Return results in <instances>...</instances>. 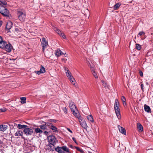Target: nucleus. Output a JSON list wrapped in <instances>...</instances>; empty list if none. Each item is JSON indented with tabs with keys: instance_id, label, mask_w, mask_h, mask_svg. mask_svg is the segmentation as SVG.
<instances>
[{
	"instance_id": "f257e3e1",
	"label": "nucleus",
	"mask_w": 153,
	"mask_h": 153,
	"mask_svg": "<svg viewBox=\"0 0 153 153\" xmlns=\"http://www.w3.org/2000/svg\"><path fill=\"white\" fill-rule=\"evenodd\" d=\"M18 17L21 22H24L26 17V13L23 10H18L17 11Z\"/></svg>"
},
{
	"instance_id": "f03ea898",
	"label": "nucleus",
	"mask_w": 153,
	"mask_h": 153,
	"mask_svg": "<svg viewBox=\"0 0 153 153\" xmlns=\"http://www.w3.org/2000/svg\"><path fill=\"white\" fill-rule=\"evenodd\" d=\"M119 103L117 99H116L114 102V109L116 115L119 119L121 118V116L120 111V109L119 107Z\"/></svg>"
},
{
	"instance_id": "7ed1b4c3",
	"label": "nucleus",
	"mask_w": 153,
	"mask_h": 153,
	"mask_svg": "<svg viewBox=\"0 0 153 153\" xmlns=\"http://www.w3.org/2000/svg\"><path fill=\"white\" fill-rule=\"evenodd\" d=\"M0 13L4 16L6 17H9L10 15L9 11L3 6H1L0 8Z\"/></svg>"
},
{
	"instance_id": "20e7f679",
	"label": "nucleus",
	"mask_w": 153,
	"mask_h": 153,
	"mask_svg": "<svg viewBox=\"0 0 153 153\" xmlns=\"http://www.w3.org/2000/svg\"><path fill=\"white\" fill-rule=\"evenodd\" d=\"M48 142L50 144L54 146V145L57 142V140L53 135L49 136L48 137Z\"/></svg>"
},
{
	"instance_id": "39448f33",
	"label": "nucleus",
	"mask_w": 153,
	"mask_h": 153,
	"mask_svg": "<svg viewBox=\"0 0 153 153\" xmlns=\"http://www.w3.org/2000/svg\"><path fill=\"white\" fill-rule=\"evenodd\" d=\"M5 44L4 48H2V49H4L7 52H10L13 48L12 45L9 42L7 43V42Z\"/></svg>"
},
{
	"instance_id": "423d86ee",
	"label": "nucleus",
	"mask_w": 153,
	"mask_h": 153,
	"mask_svg": "<svg viewBox=\"0 0 153 153\" xmlns=\"http://www.w3.org/2000/svg\"><path fill=\"white\" fill-rule=\"evenodd\" d=\"M41 44L42 45V51L44 52L45 49L48 46V42L46 41L45 38L42 39Z\"/></svg>"
},
{
	"instance_id": "0eeeda50",
	"label": "nucleus",
	"mask_w": 153,
	"mask_h": 153,
	"mask_svg": "<svg viewBox=\"0 0 153 153\" xmlns=\"http://www.w3.org/2000/svg\"><path fill=\"white\" fill-rule=\"evenodd\" d=\"M23 132L27 136H29L31 135L33 133V130L29 128H26L24 129Z\"/></svg>"
},
{
	"instance_id": "6e6552de",
	"label": "nucleus",
	"mask_w": 153,
	"mask_h": 153,
	"mask_svg": "<svg viewBox=\"0 0 153 153\" xmlns=\"http://www.w3.org/2000/svg\"><path fill=\"white\" fill-rule=\"evenodd\" d=\"M53 29L59 35H60L63 38L65 39L66 38V37L64 35V34L59 30L57 27H54Z\"/></svg>"
},
{
	"instance_id": "1a4fd4ad",
	"label": "nucleus",
	"mask_w": 153,
	"mask_h": 153,
	"mask_svg": "<svg viewBox=\"0 0 153 153\" xmlns=\"http://www.w3.org/2000/svg\"><path fill=\"white\" fill-rule=\"evenodd\" d=\"M7 42L4 40L2 37L0 36V48L2 49L4 48V45H5Z\"/></svg>"
},
{
	"instance_id": "9d476101",
	"label": "nucleus",
	"mask_w": 153,
	"mask_h": 153,
	"mask_svg": "<svg viewBox=\"0 0 153 153\" xmlns=\"http://www.w3.org/2000/svg\"><path fill=\"white\" fill-rule=\"evenodd\" d=\"M69 107L71 111L77 109L74 103L72 101H71L69 102Z\"/></svg>"
},
{
	"instance_id": "9b49d317",
	"label": "nucleus",
	"mask_w": 153,
	"mask_h": 153,
	"mask_svg": "<svg viewBox=\"0 0 153 153\" xmlns=\"http://www.w3.org/2000/svg\"><path fill=\"white\" fill-rule=\"evenodd\" d=\"M118 128L119 131L124 135H126V130L123 127L120 126V125L118 126Z\"/></svg>"
},
{
	"instance_id": "f8f14e48",
	"label": "nucleus",
	"mask_w": 153,
	"mask_h": 153,
	"mask_svg": "<svg viewBox=\"0 0 153 153\" xmlns=\"http://www.w3.org/2000/svg\"><path fill=\"white\" fill-rule=\"evenodd\" d=\"M88 64V66L90 67L91 68V71L92 72H93L94 71H95V68L94 67V65L91 62H89L88 61L87 63Z\"/></svg>"
},
{
	"instance_id": "ddd939ff",
	"label": "nucleus",
	"mask_w": 153,
	"mask_h": 153,
	"mask_svg": "<svg viewBox=\"0 0 153 153\" xmlns=\"http://www.w3.org/2000/svg\"><path fill=\"white\" fill-rule=\"evenodd\" d=\"M80 125L82 127L85 129H86L88 127V126L86 123V122L84 120H83L82 121L80 122Z\"/></svg>"
},
{
	"instance_id": "4468645a",
	"label": "nucleus",
	"mask_w": 153,
	"mask_h": 153,
	"mask_svg": "<svg viewBox=\"0 0 153 153\" xmlns=\"http://www.w3.org/2000/svg\"><path fill=\"white\" fill-rule=\"evenodd\" d=\"M64 69L65 70V72L66 74V75L68 78L72 76L71 75V73L70 72L68 68H65Z\"/></svg>"
},
{
	"instance_id": "2eb2a0df",
	"label": "nucleus",
	"mask_w": 153,
	"mask_h": 153,
	"mask_svg": "<svg viewBox=\"0 0 153 153\" xmlns=\"http://www.w3.org/2000/svg\"><path fill=\"white\" fill-rule=\"evenodd\" d=\"M13 24L11 22H9L7 23L6 28L7 30L10 29L12 27Z\"/></svg>"
},
{
	"instance_id": "dca6fc26",
	"label": "nucleus",
	"mask_w": 153,
	"mask_h": 153,
	"mask_svg": "<svg viewBox=\"0 0 153 153\" xmlns=\"http://www.w3.org/2000/svg\"><path fill=\"white\" fill-rule=\"evenodd\" d=\"M55 150L58 153H64L63 151H62V147H60L58 146L55 149Z\"/></svg>"
},
{
	"instance_id": "f3484780",
	"label": "nucleus",
	"mask_w": 153,
	"mask_h": 153,
	"mask_svg": "<svg viewBox=\"0 0 153 153\" xmlns=\"http://www.w3.org/2000/svg\"><path fill=\"white\" fill-rule=\"evenodd\" d=\"M23 31V29L18 27H16L15 28V33L19 34L20 33Z\"/></svg>"
},
{
	"instance_id": "a211bd4d",
	"label": "nucleus",
	"mask_w": 153,
	"mask_h": 153,
	"mask_svg": "<svg viewBox=\"0 0 153 153\" xmlns=\"http://www.w3.org/2000/svg\"><path fill=\"white\" fill-rule=\"evenodd\" d=\"M144 108L145 111L146 112L148 113L151 112V109L149 106L145 104L144 105Z\"/></svg>"
},
{
	"instance_id": "6ab92c4d",
	"label": "nucleus",
	"mask_w": 153,
	"mask_h": 153,
	"mask_svg": "<svg viewBox=\"0 0 153 153\" xmlns=\"http://www.w3.org/2000/svg\"><path fill=\"white\" fill-rule=\"evenodd\" d=\"M137 125L139 131L140 132L142 131L143 130V128L142 125L140 123H138Z\"/></svg>"
},
{
	"instance_id": "aec40b11",
	"label": "nucleus",
	"mask_w": 153,
	"mask_h": 153,
	"mask_svg": "<svg viewBox=\"0 0 153 153\" xmlns=\"http://www.w3.org/2000/svg\"><path fill=\"white\" fill-rule=\"evenodd\" d=\"M7 129V126L5 125H0V131H4Z\"/></svg>"
},
{
	"instance_id": "412c9836",
	"label": "nucleus",
	"mask_w": 153,
	"mask_h": 153,
	"mask_svg": "<svg viewBox=\"0 0 153 153\" xmlns=\"http://www.w3.org/2000/svg\"><path fill=\"white\" fill-rule=\"evenodd\" d=\"M63 53L61 51L60 49H58L56 50L55 53L56 56H58L62 54Z\"/></svg>"
},
{
	"instance_id": "4be33fe9",
	"label": "nucleus",
	"mask_w": 153,
	"mask_h": 153,
	"mask_svg": "<svg viewBox=\"0 0 153 153\" xmlns=\"http://www.w3.org/2000/svg\"><path fill=\"white\" fill-rule=\"evenodd\" d=\"M71 111L73 114L76 117H77V116L79 114L78 113V112L77 109L72 110Z\"/></svg>"
},
{
	"instance_id": "5701e85b",
	"label": "nucleus",
	"mask_w": 153,
	"mask_h": 153,
	"mask_svg": "<svg viewBox=\"0 0 153 153\" xmlns=\"http://www.w3.org/2000/svg\"><path fill=\"white\" fill-rule=\"evenodd\" d=\"M44 54L46 57H48L51 55V53L48 50H47L45 51H44Z\"/></svg>"
},
{
	"instance_id": "b1692460",
	"label": "nucleus",
	"mask_w": 153,
	"mask_h": 153,
	"mask_svg": "<svg viewBox=\"0 0 153 153\" xmlns=\"http://www.w3.org/2000/svg\"><path fill=\"white\" fill-rule=\"evenodd\" d=\"M49 128L53 132H56L58 131L57 128L53 125L51 126V127H50Z\"/></svg>"
},
{
	"instance_id": "393cba45",
	"label": "nucleus",
	"mask_w": 153,
	"mask_h": 153,
	"mask_svg": "<svg viewBox=\"0 0 153 153\" xmlns=\"http://www.w3.org/2000/svg\"><path fill=\"white\" fill-rule=\"evenodd\" d=\"M17 128H18L19 129H21V128H26L27 127V126L25 125H22L21 124H19L17 125Z\"/></svg>"
},
{
	"instance_id": "a878e982",
	"label": "nucleus",
	"mask_w": 153,
	"mask_h": 153,
	"mask_svg": "<svg viewBox=\"0 0 153 153\" xmlns=\"http://www.w3.org/2000/svg\"><path fill=\"white\" fill-rule=\"evenodd\" d=\"M87 118L88 120L91 122L93 123L94 122V119L91 115H88L87 116Z\"/></svg>"
},
{
	"instance_id": "bb28decb",
	"label": "nucleus",
	"mask_w": 153,
	"mask_h": 153,
	"mask_svg": "<svg viewBox=\"0 0 153 153\" xmlns=\"http://www.w3.org/2000/svg\"><path fill=\"white\" fill-rule=\"evenodd\" d=\"M35 131L37 133L41 134L43 132V131L39 128H36L35 129Z\"/></svg>"
},
{
	"instance_id": "cd10ccee",
	"label": "nucleus",
	"mask_w": 153,
	"mask_h": 153,
	"mask_svg": "<svg viewBox=\"0 0 153 153\" xmlns=\"http://www.w3.org/2000/svg\"><path fill=\"white\" fill-rule=\"evenodd\" d=\"M121 4L120 3H118L116 4L114 6L113 8L115 10H117L120 6Z\"/></svg>"
},
{
	"instance_id": "c85d7f7f",
	"label": "nucleus",
	"mask_w": 153,
	"mask_h": 153,
	"mask_svg": "<svg viewBox=\"0 0 153 153\" xmlns=\"http://www.w3.org/2000/svg\"><path fill=\"white\" fill-rule=\"evenodd\" d=\"M22 133L20 131H18L15 134V135L17 136H22Z\"/></svg>"
},
{
	"instance_id": "c756f323",
	"label": "nucleus",
	"mask_w": 153,
	"mask_h": 153,
	"mask_svg": "<svg viewBox=\"0 0 153 153\" xmlns=\"http://www.w3.org/2000/svg\"><path fill=\"white\" fill-rule=\"evenodd\" d=\"M20 99L21 100V102L22 104H25L26 103V98L25 97H21L20 98Z\"/></svg>"
},
{
	"instance_id": "7c9ffc66",
	"label": "nucleus",
	"mask_w": 153,
	"mask_h": 153,
	"mask_svg": "<svg viewBox=\"0 0 153 153\" xmlns=\"http://www.w3.org/2000/svg\"><path fill=\"white\" fill-rule=\"evenodd\" d=\"M62 151H65L67 152H69V149L66 146H64L62 147Z\"/></svg>"
},
{
	"instance_id": "2f4dec72",
	"label": "nucleus",
	"mask_w": 153,
	"mask_h": 153,
	"mask_svg": "<svg viewBox=\"0 0 153 153\" xmlns=\"http://www.w3.org/2000/svg\"><path fill=\"white\" fill-rule=\"evenodd\" d=\"M40 71L41 73H44L45 72V68L42 65H41L40 69Z\"/></svg>"
},
{
	"instance_id": "473e14b6",
	"label": "nucleus",
	"mask_w": 153,
	"mask_h": 153,
	"mask_svg": "<svg viewBox=\"0 0 153 153\" xmlns=\"http://www.w3.org/2000/svg\"><path fill=\"white\" fill-rule=\"evenodd\" d=\"M141 45L138 44H136V48L138 50H140L141 49Z\"/></svg>"
},
{
	"instance_id": "72a5a7b5",
	"label": "nucleus",
	"mask_w": 153,
	"mask_h": 153,
	"mask_svg": "<svg viewBox=\"0 0 153 153\" xmlns=\"http://www.w3.org/2000/svg\"><path fill=\"white\" fill-rule=\"evenodd\" d=\"M40 128L42 130H45L47 128V126L45 125H41L39 126Z\"/></svg>"
},
{
	"instance_id": "f704fd0d",
	"label": "nucleus",
	"mask_w": 153,
	"mask_h": 153,
	"mask_svg": "<svg viewBox=\"0 0 153 153\" xmlns=\"http://www.w3.org/2000/svg\"><path fill=\"white\" fill-rule=\"evenodd\" d=\"M76 117L77 118H78V119H79V123L83 120L82 119V117H81V116H80V115L79 114L77 116V117Z\"/></svg>"
},
{
	"instance_id": "c9c22d12",
	"label": "nucleus",
	"mask_w": 153,
	"mask_h": 153,
	"mask_svg": "<svg viewBox=\"0 0 153 153\" xmlns=\"http://www.w3.org/2000/svg\"><path fill=\"white\" fill-rule=\"evenodd\" d=\"M75 80L74 79V81L73 80H72L70 82L75 87H77V85L75 83Z\"/></svg>"
},
{
	"instance_id": "e433bc0d",
	"label": "nucleus",
	"mask_w": 153,
	"mask_h": 153,
	"mask_svg": "<svg viewBox=\"0 0 153 153\" xmlns=\"http://www.w3.org/2000/svg\"><path fill=\"white\" fill-rule=\"evenodd\" d=\"M62 110L65 114H67V110L66 107L63 108H62Z\"/></svg>"
},
{
	"instance_id": "4c0bfd02",
	"label": "nucleus",
	"mask_w": 153,
	"mask_h": 153,
	"mask_svg": "<svg viewBox=\"0 0 153 153\" xmlns=\"http://www.w3.org/2000/svg\"><path fill=\"white\" fill-rule=\"evenodd\" d=\"M92 73L93 75L95 77V78H98V76H97V74H96V73L95 71H94L93 72H92Z\"/></svg>"
},
{
	"instance_id": "58836bf2",
	"label": "nucleus",
	"mask_w": 153,
	"mask_h": 153,
	"mask_svg": "<svg viewBox=\"0 0 153 153\" xmlns=\"http://www.w3.org/2000/svg\"><path fill=\"white\" fill-rule=\"evenodd\" d=\"M44 123H45V125L46 126H47L50 127H51V126H52L53 125L52 123L49 122H48L47 123L44 122Z\"/></svg>"
},
{
	"instance_id": "ea45409f",
	"label": "nucleus",
	"mask_w": 153,
	"mask_h": 153,
	"mask_svg": "<svg viewBox=\"0 0 153 153\" xmlns=\"http://www.w3.org/2000/svg\"><path fill=\"white\" fill-rule=\"evenodd\" d=\"M102 85H103V86L105 87H107V84L106 82H105L103 80L102 81Z\"/></svg>"
},
{
	"instance_id": "a19ab883",
	"label": "nucleus",
	"mask_w": 153,
	"mask_h": 153,
	"mask_svg": "<svg viewBox=\"0 0 153 153\" xmlns=\"http://www.w3.org/2000/svg\"><path fill=\"white\" fill-rule=\"evenodd\" d=\"M7 4L6 2L5 1H1L0 4L1 5H5Z\"/></svg>"
},
{
	"instance_id": "79ce46f5",
	"label": "nucleus",
	"mask_w": 153,
	"mask_h": 153,
	"mask_svg": "<svg viewBox=\"0 0 153 153\" xmlns=\"http://www.w3.org/2000/svg\"><path fill=\"white\" fill-rule=\"evenodd\" d=\"M49 121L51 123H56V120L54 119H50L49 120Z\"/></svg>"
},
{
	"instance_id": "37998d69",
	"label": "nucleus",
	"mask_w": 153,
	"mask_h": 153,
	"mask_svg": "<svg viewBox=\"0 0 153 153\" xmlns=\"http://www.w3.org/2000/svg\"><path fill=\"white\" fill-rule=\"evenodd\" d=\"M74 147L77 149V150L81 152H83L82 150L80 149L79 147L75 146Z\"/></svg>"
},
{
	"instance_id": "c03bdc74",
	"label": "nucleus",
	"mask_w": 153,
	"mask_h": 153,
	"mask_svg": "<svg viewBox=\"0 0 153 153\" xmlns=\"http://www.w3.org/2000/svg\"><path fill=\"white\" fill-rule=\"evenodd\" d=\"M144 34H145V33L143 31H140L138 35H137V36L138 37H139L138 36V35L141 36Z\"/></svg>"
},
{
	"instance_id": "a18cd8bd",
	"label": "nucleus",
	"mask_w": 153,
	"mask_h": 153,
	"mask_svg": "<svg viewBox=\"0 0 153 153\" xmlns=\"http://www.w3.org/2000/svg\"><path fill=\"white\" fill-rule=\"evenodd\" d=\"M49 147L51 148L50 150L51 151H53L54 150V148L55 146L54 147H53V146L51 145L49 146Z\"/></svg>"
},
{
	"instance_id": "49530a36",
	"label": "nucleus",
	"mask_w": 153,
	"mask_h": 153,
	"mask_svg": "<svg viewBox=\"0 0 153 153\" xmlns=\"http://www.w3.org/2000/svg\"><path fill=\"white\" fill-rule=\"evenodd\" d=\"M68 79L70 82L72 80H73L74 81V78L73 76H72L70 77H69Z\"/></svg>"
},
{
	"instance_id": "de8ad7c7",
	"label": "nucleus",
	"mask_w": 153,
	"mask_h": 153,
	"mask_svg": "<svg viewBox=\"0 0 153 153\" xmlns=\"http://www.w3.org/2000/svg\"><path fill=\"white\" fill-rule=\"evenodd\" d=\"M6 109L5 108H3L0 109V110L1 112H4L6 111Z\"/></svg>"
},
{
	"instance_id": "09e8293b",
	"label": "nucleus",
	"mask_w": 153,
	"mask_h": 153,
	"mask_svg": "<svg viewBox=\"0 0 153 153\" xmlns=\"http://www.w3.org/2000/svg\"><path fill=\"white\" fill-rule=\"evenodd\" d=\"M35 73H36V74H39V75L41 73L40 71V70H39V71H35Z\"/></svg>"
},
{
	"instance_id": "8fccbe9b",
	"label": "nucleus",
	"mask_w": 153,
	"mask_h": 153,
	"mask_svg": "<svg viewBox=\"0 0 153 153\" xmlns=\"http://www.w3.org/2000/svg\"><path fill=\"white\" fill-rule=\"evenodd\" d=\"M73 140L74 141V142L76 144H77V142L76 141V139L75 137H73L72 138Z\"/></svg>"
},
{
	"instance_id": "3c124183",
	"label": "nucleus",
	"mask_w": 153,
	"mask_h": 153,
	"mask_svg": "<svg viewBox=\"0 0 153 153\" xmlns=\"http://www.w3.org/2000/svg\"><path fill=\"white\" fill-rule=\"evenodd\" d=\"M139 74H140V76H143V73L141 71H139Z\"/></svg>"
},
{
	"instance_id": "603ef678",
	"label": "nucleus",
	"mask_w": 153,
	"mask_h": 153,
	"mask_svg": "<svg viewBox=\"0 0 153 153\" xmlns=\"http://www.w3.org/2000/svg\"><path fill=\"white\" fill-rule=\"evenodd\" d=\"M121 100L122 101H126V99L125 97L124 96H122L121 98Z\"/></svg>"
},
{
	"instance_id": "864d4df0",
	"label": "nucleus",
	"mask_w": 153,
	"mask_h": 153,
	"mask_svg": "<svg viewBox=\"0 0 153 153\" xmlns=\"http://www.w3.org/2000/svg\"><path fill=\"white\" fill-rule=\"evenodd\" d=\"M123 104V105L124 106H126V101H122Z\"/></svg>"
},
{
	"instance_id": "5fc2aeb1",
	"label": "nucleus",
	"mask_w": 153,
	"mask_h": 153,
	"mask_svg": "<svg viewBox=\"0 0 153 153\" xmlns=\"http://www.w3.org/2000/svg\"><path fill=\"white\" fill-rule=\"evenodd\" d=\"M143 87H144L143 84H142L141 85V89L142 90H143V89H144Z\"/></svg>"
},
{
	"instance_id": "6e6d98bb",
	"label": "nucleus",
	"mask_w": 153,
	"mask_h": 153,
	"mask_svg": "<svg viewBox=\"0 0 153 153\" xmlns=\"http://www.w3.org/2000/svg\"><path fill=\"white\" fill-rule=\"evenodd\" d=\"M43 133H44V134H45V135H48V132H47L46 131H44Z\"/></svg>"
},
{
	"instance_id": "4d7b16f0",
	"label": "nucleus",
	"mask_w": 153,
	"mask_h": 153,
	"mask_svg": "<svg viewBox=\"0 0 153 153\" xmlns=\"http://www.w3.org/2000/svg\"><path fill=\"white\" fill-rule=\"evenodd\" d=\"M67 130H68V131L70 132L71 133H73V132H72V131L71 130L70 128H67Z\"/></svg>"
},
{
	"instance_id": "13d9d810",
	"label": "nucleus",
	"mask_w": 153,
	"mask_h": 153,
	"mask_svg": "<svg viewBox=\"0 0 153 153\" xmlns=\"http://www.w3.org/2000/svg\"><path fill=\"white\" fill-rule=\"evenodd\" d=\"M2 25V22L1 21H0V27Z\"/></svg>"
},
{
	"instance_id": "bf43d9fd",
	"label": "nucleus",
	"mask_w": 153,
	"mask_h": 153,
	"mask_svg": "<svg viewBox=\"0 0 153 153\" xmlns=\"http://www.w3.org/2000/svg\"><path fill=\"white\" fill-rule=\"evenodd\" d=\"M70 148H72V149H73V146L72 145H70Z\"/></svg>"
},
{
	"instance_id": "052dcab7",
	"label": "nucleus",
	"mask_w": 153,
	"mask_h": 153,
	"mask_svg": "<svg viewBox=\"0 0 153 153\" xmlns=\"http://www.w3.org/2000/svg\"><path fill=\"white\" fill-rule=\"evenodd\" d=\"M74 33H75V35H77V33H76V32H74Z\"/></svg>"
},
{
	"instance_id": "680f3d73",
	"label": "nucleus",
	"mask_w": 153,
	"mask_h": 153,
	"mask_svg": "<svg viewBox=\"0 0 153 153\" xmlns=\"http://www.w3.org/2000/svg\"><path fill=\"white\" fill-rule=\"evenodd\" d=\"M2 141H1L0 140V144H1L2 143Z\"/></svg>"
},
{
	"instance_id": "e2e57ef3",
	"label": "nucleus",
	"mask_w": 153,
	"mask_h": 153,
	"mask_svg": "<svg viewBox=\"0 0 153 153\" xmlns=\"http://www.w3.org/2000/svg\"><path fill=\"white\" fill-rule=\"evenodd\" d=\"M146 84L147 85H148L149 84L148 83V82H146Z\"/></svg>"
},
{
	"instance_id": "0e129e2a",
	"label": "nucleus",
	"mask_w": 153,
	"mask_h": 153,
	"mask_svg": "<svg viewBox=\"0 0 153 153\" xmlns=\"http://www.w3.org/2000/svg\"><path fill=\"white\" fill-rule=\"evenodd\" d=\"M94 132H97V131H96V130H95V131H94Z\"/></svg>"
}]
</instances>
